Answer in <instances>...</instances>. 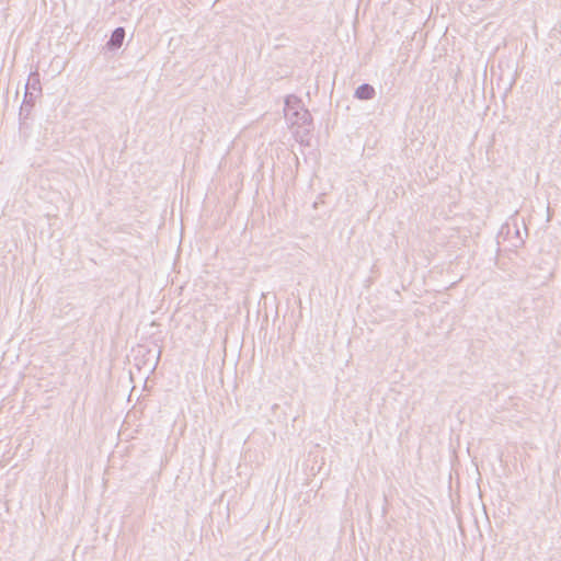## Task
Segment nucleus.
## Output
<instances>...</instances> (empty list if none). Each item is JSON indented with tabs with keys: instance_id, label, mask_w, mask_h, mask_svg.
I'll use <instances>...</instances> for the list:
<instances>
[{
	"instance_id": "obj_1",
	"label": "nucleus",
	"mask_w": 561,
	"mask_h": 561,
	"mask_svg": "<svg viewBox=\"0 0 561 561\" xmlns=\"http://www.w3.org/2000/svg\"><path fill=\"white\" fill-rule=\"evenodd\" d=\"M41 91V82L38 73H31L26 83L24 101L21 106V113L23 111H28L33 106V101L35 99L34 92Z\"/></svg>"
},
{
	"instance_id": "obj_2",
	"label": "nucleus",
	"mask_w": 561,
	"mask_h": 561,
	"mask_svg": "<svg viewBox=\"0 0 561 561\" xmlns=\"http://www.w3.org/2000/svg\"><path fill=\"white\" fill-rule=\"evenodd\" d=\"M287 121L291 126L301 128L305 134H308L312 128V116L306 107L301 111L290 112Z\"/></svg>"
},
{
	"instance_id": "obj_3",
	"label": "nucleus",
	"mask_w": 561,
	"mask_h": 561,
	"mask_svg": "<svg viewBox=\"0 0 561 561\" xmlns=\"http://www.w3.org/2000/svg\"><path fill=\"white\" fill-rule=\"evenodd\" d=\"M125 35H126V31L123 26L116 27L112 32L110 39L106 43V48L110 51H115V50L119 49L124 43Z\"/></svg>"
},
{
	"instance_id": "obj_4",
	"label": "nucleus",
	"mask_w": 561,
	"mask_h": 561,
	"mask_svg": "<svg viewBox=\"0 0 561 561\" xmlns=\"http://www.w3.org/2000/svg\"><path fill=\"white\" fill-rule=\"evenodd\" d=\"M305 108V105L302 103V101L296 96V95H288L286 99H285V107H284V112H285V116L286 118H288L290 112H297V111H301Z\"/></svg>"
},
{
	"instance_id": "obj_5",
	"label": "nucleus",
	"mask_w": 561,
	"mask_h": 561,
	"mask_svg": "<svg viewBox=\"0 0 561 561\" xmlns=\"http://www.w3.org/2000/svg\"><path fill=\"white\" fill-rule=\"evenodd\" d=\"M376 91L375 88L369 83H363L358 85L355 90L354 98L368 101L375 98Z\"/></svg>"
}]
</instances>
